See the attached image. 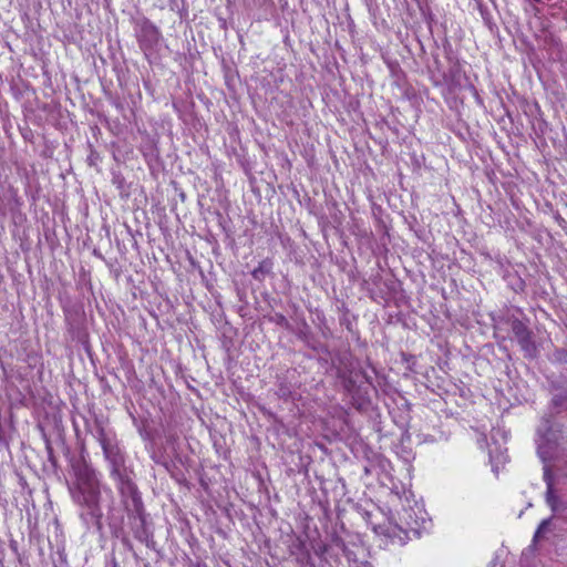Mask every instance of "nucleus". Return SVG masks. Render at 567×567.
<instances>
[{
    "mask_svg": "<svg viewBox=\"0 0 567 567\" xmlns=\"http://www.w3.org/2000/svg\"><path fill=\"white\" fill-rule=\"evenodd\" d=\"M75 481L69 486L72 499L93 516L100 514V482L95 471L85 462L73 465Z\"/></svg>",
    "mask_w": 567,
    "mask_h": 567,
    "instance_id": "1",
    "label": "nucleus"
},
{
    "mask_svg": "<svg viewBox=\"0 0 567 567\" xmlns=\"http://www.w3.org/2000/svg\"><path fill=\"white\" fill-rule=\"evenodd\" d=\"M97 441L103 450L105 460L110 464L111 476L117 482L118 489L121 493L133 494L136 491V486L128 475L123 451L107 437L102 426L97 430Z\"/></svg>",
    "mask_w": 567,
    "mask_h": 567,
    "instance_id": "2",
    "label": "nucleus"
},
{
    "mask_svg": "<svg viewBox=\"0 0 567 567\" xmlns=\"http://www.w3.org/2000/svg\"><path fill=\"white\" fill-rule=\"evenodd\" d=\"M162 38V34L156 25L150 21H144L137 34L138 43L142 49H153L156 47Z\"/></svg>",
    "mask_w": 567,
    "mask_h": 567,
    "instance_id": "3",
    "label": "nucleus"
},
{
    "mask_svg": "<svg viewBox=\"0 0 567 567\" xmlns=\"http://www.w3.org/2000/svg\"><path fill=\"white\" fill-rule=\"evenodd\" d=\"M271 267H272V262L270 260H268V259L262 260L261 262H259L258 267H256L251 271V276L257 280H262L265 278V276L270 272Z\"/></svg>",
    "mask_w": 567,
    "mask_h": 567,
    "instance_id": "4",
    "label": "nucleus"
},
{
    "mask_svg": "<svg viewBox=\"0 0 567 567\" xmlns=\"http://www.w3.org/2000/svg\"><path fill=\"white\" fill-rule=\"evenodd\" d=\"M546 502L554 512L559 511V499L555 494L553 484L550 482L547 483Z\"/></svg>",
    "mask_w": 567,
    "mask_h": 567,
    "instance_id": "5",
    "label": "nucleus"
},
{
    "mask_svg": "<svg viewBox=\"0 0 567 567\" xmlns=\"http://www.w3.org/2000/svg\"><path fill=\"white\" fill-rule=\"evenodd\" d=\"M512 331L517 340H519L523 337H526L530 332L520 320H514L512 322Z\"/></svg>",
    "mask_w": 567,
    "mask_h": 567,
    "instance_id": "6",
    "label": "nucleus"
},
{
    "mask_svg": "<svg viewBox=\"0 0 567 567\" xmlns=\"http://www.w3.org/2000/svg\"><path fill=\"white\" fill-rule=\"evenodd\" d=\"M520 344L522 349L526 351L527 353H532L535 350V346L532 341L530 332L526 336L517 340Z\"/></svg>",
    "mask_w": 567,
    "mask_h": 567,
    "instance_id": "7",
    "label": "nucleus"
},
{
    "mask_svg": "<svg viewBox=\"0 0 567 567\" xmlns=\"http://www.w3.org/2000/svg\"><path fill=\"white\" fill-rule=\"evenodd\" d=\"M348 560L350 564V567H372V565L369 561L365 560H358L357 558H352L351 554H348Z\"/></svg>",
    "mask_w": 567,
    "mask_h": 567,
    "instance_id": "8",
    "label": "nucleus"
},
{
    "mask_svg": "<svg viewBox=\"0 0 567 567\" xmlns=\"http://www.w3.org/2000/svg\"><path fill=\"white\" fill-rule=\"evenodd\" d=\"M548 525H549V519H544L540 523V525L538 526V528L534 535V538L537 539L538 537H540V535L546 532Z\"/></svg>",
    "mask_w": 567,
    "mask_h": 567,
    "instance_id": "9",
    "label": "nucleus"
},
{
    "mask_svg": "<svg viewBox=\"0 0 567 567\" xmlns=\"http://www.w3.org/2000/svg\"><path fill=\"white\" fill-rule=\"evenodd\" d=\"M563 354H564V352H559L558 353V359L564 361V362H567V355H563Z\"/></svg>",
    "mask_w": 567,
    "mask_h": 567,
    "instance_id": "10",
    "label": "nucleus"
},
{
    "mask_svg": "<svg viewBox=\"0 0 567 567\" xmlns=\"http://www.w3.org/2000/svg\"><path fill=\"white\" fill-rule=\"evenodd\" d=\"M0 215H6V210L1 205H0Z\"/></svg>",
    "mask_w": 567,
    "mask_h": 567,
    "instance_id": "11",
    "label": "nucleus"
}]
</instances>
